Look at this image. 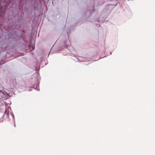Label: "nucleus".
Segmentation results:
<instances>
[{"instance_id":"nucleus-2","label":"nucleus","mask_w":155,"mask_h":155,"mask_svg":"<svg viewBox=\"0 0 155 155\" xmlns=\"http://www.w3.org/2000/svg\"><path fill=\"white\" fill-rule=\"evenodd\" d=\"M38 36H39V34L38 35Z\"/></svg>"},{"instance_id":"nucleus-1","label":"nucleus","mask_w":155,"mask_h":155,"mask_svg":"<svg viewBox=\"0 0 155 155\" xmlns=\"http://www.w3.org/2000/svg\"><path fill=\"white\" fill-rule=\"evenodd\" d=\"M52 49H51V50L50 51L49 53H51V50Z\"/></svg>"}]
</instances>
